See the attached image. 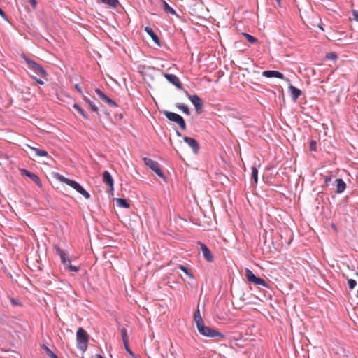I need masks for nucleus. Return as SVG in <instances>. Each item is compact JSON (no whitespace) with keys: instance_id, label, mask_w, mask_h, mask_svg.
<instances>
[{"instance_id":"nucleus-1","label":"nucleus","mask_w":358,"mask_h":358,"mask_svg":"<svg viewBox=\"0 0 358 358\" xmlns=\"http://www.w3.org/2000/svg\"><path fill=\"white\" fill-rule=\"evenodd\" d=\"M55 178L59 182L71 187L78 193L82 194L86 199H89L90 198V194L76 181L69 179L59 173H55Z\"/></svg>"},{"instance_id":"nucleus-2","label":"nucleus","mask_w":358,"mask_h":358,"mask_svg":"<svg viewBox=\"0 0 358 358\" xmlns=\"http://www.w3.org/2000/svg\"><path fill=\"white\" fill-rule=\"evenodd\" d=\"M89 336L84 329L78 328L76 332L77 348L82 352H85L87 348Z\"/></svg>"},{"instance_id":"nucleus-3","label":"nucleus","mask_w":358,"mask_h":358,"mask_svg":"<svg viewBox=\"0 0 358 358\" xmlns=\"http://www.w3.org/2000/svg\"><path fill=\"white\" fill-rule=\"evenodd\" d=\"M197 330L199 332L200 334H201L203 336L209 337V338H215V337H220V338H224L225 336L210 327H208L204 324V323L197 327Z\"/></svg>"},{"instance_id":"nucleus-4","label":"nucleus","mask_w":358,"mask_h":358,"mask_svg":"<svg viewBox=\"0 0 358 358\" xmlns=\"http://www.w3.org/2000/svg\"><path fill=\"white\" fill-rule=\"evenodd\" d=\"M163 113L169 120L178 124L182 129H186L185 120L180 115L168 110H164Z\"/></svg>"},{"instance_id":"nucleus-5","label":"nucleus","mask_w":358,"mask_h":358,"mask_svg":"<svg viewBox=\"0 0 358 358\" xmlns=\"http://www.w3.org/2000/svg\"><path fill=\"white\" fill-rule=\"evenodd\" d=\"M143 160L145 165L148 166L151 170H152L159 177L165 179L164 174L160 168L159 164L157 162L148 157H144Z\"/></svg>"},{"instance_id":"nucleus-6","label":"nucleus","mask_w":358,"mask_h":358,"mask_svg":"<svg viewBox=\"0 0 358 358\" xmlns=\"http://www.w3.org/2000/svg\"><path fill=\"white\" fill-rule=\"evenodd\" d=\"M23 58L27 62L28 66L34 70L36 74H38L41 78H45L47 73L40 64H37L33 60L29 59L24 55L23 56Z\"/></svg>"},{"instance_id":"nucleus-7","label":"nucleus","mask_w":358,"mask_h":358,"mask_svg":"<svg viewBox=\"0 0 358 358\" xmlns=\"http://www.w3.org/2000/svg\"><path fill=\"white\" fill-rule=\"evenodd\" d=\"M245 278L248 281L252 282L256 285H261L264 287H268L267 282L264 280L259 277H257L251 270H245Z\"/></svg>"},{"instance_id":"nucleus-8","label":"nucleus","mask_w":358,"mask_h":358,"mask_svg":"<svg viewBox=\"0 0 358 358\" xmlns=\"http://www.w3.org/2000/svg\"><path fill=\"white\" fill-rule=\"evenodd\" d=\"M185 94L187 95V96L189 98V99L192 103V104L194 106L195 110H196L197 114H200L201 112L202 107H203V101H202L201 99L196 94H194V95L189 94L187 90H185Z\"/></svg>"},{"instance_id":"nucleus-9","label":"nucleus","mask_w":358,"mask_h":358,"mask_svg":"<svg viewBox=\"0 0 358 358\" xmlns=\"http://www.w3.org/2000/svg\"><path fill=\"white\" fill-rule=\"evenodd\" d=\"M55 250L57 255L60 257L61 262L64 264V266L69 267V268H78L77 267L71 265V261L68 257V255L64 250L58 246H55Z\"/></svg>"},{"instance_id":"nucleus-10","label":"nucleus","mask_w":358,"mask_h":358,"mask_svg":"<svg viewBox=\"0 0 358 358\" xmlns=\"http://www.w3.org/2000/svg\"><path fill=\"white\" fill-rule=\"evenodd\" d=\"M164 77L166 78V80L169 83H172L177 88L182 89V85L180 80L176 75L165 73Z\"/></svg>"},{"instance_id":"nucleus-11","label":"nucleus","mask_w":358,"mask_h":358,"mask_svg":"<svg viewBox=\"0 0 358 358\" xmlns=\"http://www.w3.org/2000/svg\"><path fill=\"white\" fill-rule=\"evenodd\" d=\"M184 141L192 148L193 152L194 154H196L199 152V145L198 142L191 137L185 136L184 137Z\"/></svg>"},{"instance_id":"nucleus-12","label":"nucleus","mask_w":358,"mask_h":358,"mask_svg":"<svg viewBox=\"0 0 358 358\" xmlns=\"http://www.w3.org/2000/svg\"><path fill=\"white\" fill-rule=\"evenodd\" d=\"M201 250L203 255L204 258L208 262H212L213 260V255L208 248L203 243H199Z\"/></svg>"},{"instance_id":"nucleus-13","label":"nucleus","mask_w":358,"mask_h":358,"mask_svg":"<svg viewBox=\"0 0 358 358\" xmlns=\"http://www.w3.org/2000/svg\"><path fill=\"white\" fill-rule=\"evenodd\" d=\"M95 92L96 94L99 96L100 99H101L103 101H104L106 103H107L110 106H117L115 101H113L112 99H110L109 97H108L99 88H96L95 90Z\"/></svg>"},{"instance_id":"nucleus-14","label":"nucleus","mask_w":358,"mask_h":358,"mask_svg":"<svg viewBox=\"0 0 358 358\" xmlns=\"http://www.w3.org/2000/svg\"><path fill=\"white\" fill-rule=\"evenodd\" d=\"M21 172H22V175L26 176L29 177V178H31L39 187H41L42 186L41 180L38 176H36V174H34L26 169H22L21 171Z\"/></svg>"},{"instance_id":"nucleus-15","label":"nucleus","mask_w":358,"mask_h":358,"mask_svg":"<svg viewBox=\"0 0 358 358\" xmlns=\"http://www.w3.org/2000/svg\"><path fill=\"white\" fill-rule=\"evenodd\" d=\"M103 182L109 186L110 190H113L114 181L113 177L108 171H104L103 173Z\"/></svg>"},{"instance_id":"nucleus-16","label":"nucleus","mask_w":358,"mask_h":358,"mask_svg":"<svg viewBox=\"0 0 358 358\" xmlns=\"http://www.w3.org/2000/svg\"><path fill=\"white\" fill-rule=\"evenodd\" d=\"M262 76L266 78H277L280 79H284V75L277 71L271 70V71H264L262 72Z\"/></svg>"},{"instance_id":"nucleus-17","label":"nucleus","mask_w":358,"mask_h":358,"mask_svg":"<svg viewBox=\"0 0 358 358\" xmlns=\"http://www.w3.org/2000/svg\"><path fill=\"white\" fill-rule=\"evenodd\" d=\"M146 33L152 38L153 41L158 45L160 46V42L157 34L153 31L152 29L149 27L145 28Z\"/></svg>"},{"instance_id":"nucleus-18","label":"nucleus","mask_w":358,"mask_h":358,"mask_svg":"<svg viewBox=\"0 0 358 358\" xmlns=\"http://www.w3.org/2000/svg\"><path fill=\"white\" fill-rule=\"evenodd\" d=\"M26 147L34 152L36 157H46L48 155V152L44 150L34 148L29 145H26Z\"/></svg>"},{"instance_id":"nucleus-19","label":"nucleus","mask_w":358,"mask_h":358,"mask_svg":"<svg viewBox=\"0 0 358 358\" xmlns=\"http://www.w3.org/2000/svg\"><path fill=\"white\" fill-rule=\"evenodd\" d=\"M289 90L294 101H296L301 94V91L293 85L289 86Z\"/></svg>"},{"instance_id":"nucleus-20","label":"nucleus","mask_w":358,"mask_h":358,"mask_svg":"<svg viewBox=\"0 0 358 358\" xmlns=\"http://www.w3.org/2000/svg\"><path fill=\"white\" fill-rule=\"evenodd\" d=\"M335 182L336 186V192L338 194L342 193L346 187L345 182L341 178H337Z\"/></svg>"},{"instance_id":"nucleus-21","label":"nucleus","mask_w":358,"mask_h":358,"mask_svg":"<svg viewBox=\"0 0 358 358\" xmlns=\"http://www.w3.org/2000/svg\"><path fill=\"white\" fill-rule=\"evenodd\" d=\"M194 320L196 322V327H198L199 326H200L204 323L203 320L201 316L200 311H199V308H197L196 311L194 314Z\"/></svg>"},{"instance_id":"nucleus-22","label":"nucleus","mask_w":358,"mask_h":358,"mask_svg":"<svg viewBox=\"0 0 358 358\" xmlns=\"http://www.w3.org/2000/svg\"><path fill=\"white\" fill-rule=\"evenodd\" d=\"M98 2L103 3L112 8H117L119 5L118 0H98Z\"/></svg>"},{"instance_id":"nucleus-23","label":"nucleus","mask_w":358,"mask_h":358,"mask_svg":"<svg viewBox=\"0 0 358 358\" xmlns=\"http://www.w3.org/2000/svg\"><path fill=\"white\" fill-rule=\"evenodd\" d=\"M162 7L166 13L176 15V11L165 1H162Z\"/></svg>"},{"instance_id":"nucleus-24","label":"nucleus","mask_w":358,"mask_h":358,"mask_svg":"<svg viewBox=\"0 0 358 358\" xmlns=\"http://www.w3.org/2000/svg\"><path fill=\"white\" fill-rule=\"evenodd\" d=\"M83 99L89 105V106L90 107V108L92 109V111H94V112L99 111V108L95 105V103L94 102L90 101V99H88L85 96H83Z\"/></svg>"},{"instance_id":"nucleus-25","label":"nucleus","mask_w":358,"mask_h":358,"mask_svg":"<svg viewBox=\"0 0 358 358\" xmlns=\"http://www.w3.org/2000/svg\"><path fill=\"white\" fill-rule=\"evenodd\" d=\"M176 107L187 115L190 114L188 106L184 103H178L176 104Z\"/></svg>"},{"instance_id":"nucleus-26","label":"nucleus","mask_w":358,"mask_h":358,"mask_svg":"<svg viewBox=\"0 0 358 358\" xmlns=\"http://www.w3.org/2000/svg\"><path fill=\"white\" fill-rule=\"evenodd\" d=\"M120 333H121L123 344L127 343L128 341H129V335H128L127 329L124 327L121 328Z\"/></svg>"},{"instance_id":"nucleus-27","label":"nucleus","mask_w":358,"mask_h":358,"mask_svg":"<svg viewBox=\"0 0 358 358\" xmlns=\"http://www.w3.org/2000/svg\"><path fill=\"white\" fill-rule=\"evenodd\" d=\"M116 203L119 207L125 208H129V204L124 199H121V198L117 199Z\"/></svg>"},{"instance_id":"nucleus-28","label":"nucleus","mask_w":358,"mask_h":358,"mask_svg":"<svg viewBox=\"0 0 358 358\" xmlns=\"http://www.w3.org/2000/svg\"><path fill=\"white\" fill-rule=\"evenodd\" d=\"M243 36L251 44L259 43L258 40L256 38H255L254 36H252V35H250L247 33H243Z\"/></svg>"},{"instance_id":"nucleus-29","label":"nucleus","mask_w":358,"mask_h":358,"mask_svg":"<svg viewBox=\"0 0 358 358\" xmlns=\"http://www.w3.org/2000/svg\"><path fill=\"white\" fill-rule=\"evenodd\" d=\"M42 348L45 350L46 354L51 358H58L57 356L45 345H42Z\"/></svg>"},{"instance_id":"nucleus-30","label":"nucleus","mask_w":358,"mask_h":358,"mask_svg":"<svg viewBox=\"0 0 358 358\" xmlns=\"http://www.w3.org/2000/svg\"><path fill=\"white\" fill-rule=\"evenodd\" d=\"M251 177L254 180L255 183H257L258 181V170L255 166L252 167Z\"/></svg>"},{"instance_id":"nucleus-31","label":"nucleus","mask_w":358,"mask_h":358,"mask_svg":"<svg viewBox=\"0 0 358 358\" xmlns=\"http://www.w3.org/2000/svg\"><path fill=\"white\" fill-rule=\"evenodd\" d=\"M73 108L77 110V111L85 118L88 119L87 115L85 113V111L77 104H73Z\"/></svg>"},{"instance_id":"nucleus-32","label":"nucleus","mask_w":358,"mask_h":358,"mask_svg":"<svg viewBox=\"0 0 358 358\" xmlns=\"http://www.w3.org/2000/svg\"><path fill=\"white\" fill-rule=\"evenodd\" d=\"M348 284L349 289H353L355 287L357 282L355 279H348Z\"/></svg>"},{"instance_id":"nucleus-33","label":"nucleus","mask_w":358,"mask_h":358,"mask_svg":"<svg viewBox=\"0 0 358 358\" xmlns=\"http://www.w3.org/2000/svg\"><path fill=\"white\" fill-rule=\"evenodd\" d=\"M326 57L329 59L336 60L338 56L335 52H329L327 54Z\"/></svg>"},{"instance_id":"nucleus-34","label":"nucleus","mask_w":358,"mask_h":358,"mask_svg":"<svg viewBox=\"0 0 358 358\" xmlns=\"http://www.w3.org/2000/svg\"><path fill=\"white\" fill-rule=\"evenodd\" d=\"M309 148H310V150H311V151H315L316 150L317 143H316L315 141L312 140L310 142Z\"/></svg>"},{"instance_id":"nucleus-35","label":"nucleus","mask_w":358,"mask_h":358,"mask_svg":"<svg viewBox=\"0 0 358 358\" xmlns=\"http://www.w3.org/2000/svg\"><path fill=\"white\" fill-rule=\"evenodd\" d=\"M124 349L129 354L131 355L132 357H134V354L133 353V352L131 350V349L129 348V345H128V343H124Z\"/></svg>"},{"instance_id":"nucleus-36","label":"nucleus","mask_w":358,"mask_h":358,"mask_svg":"<svg viewBox=\"0 0 358 358\" xmlns=\"http://www.w3.org/2000/svg\"><path fill=\"white\" fill-rule=\"evenodd\" d=\"M187 275L193 278L192 270H182Z\"/></svg>"},{"instance_id":"nucleus-37","label":"nucleus","mask_w":358,"mask_h":358,"mask_svg":"<svg viewBox=\"0 0 358 358\" xmlns=\"http://www.w3.org/2000/svg\"><path fill=\"white\" fill-rule=\"evenodd\" d=\"M75 88L78 90V92L82 95V96H85L83 93V91H82V89L80 87V86L78 85V84H76L75 85Z\"/></svg>"},{"instance_id":"nucleus-38","label":"nucleus","mask_w":358,"mask_h":358,"mask_svg":"<svg viewBox=\"0 0 358 358\" xmlns=\"http://www.w3.org/2000/svg\"><path fill=\"white\" fill-rule=\"evenodd\" d=\"M331 176H324V184L326 185H327L328 183L331 181Z\"/></svg>"},{"instance_id":"nucleus-39","label":"nucleus","mask_w":358,"mask_h":358,"mask_svg":"<svg viewBox=\"0 0 358 358\" xmlns=\"http://www.w3.org/2000/svg\"><path fill=\"white\" fill-rule=\"evenodd\" d=\"M352 15H353V17H354V19L358 22V11L357 10H354L353 13H352Z\"/></svg>"},{"instance_id":"nucleus-40","label":"nucleus","mask_w":358,"mask_h":358,"mask_svg":"<svg viewBox=\"0 0 358 358\" xmlns=\"http://www.w3.org/2000/svg\"><path fill=\"white\" fill-rule=\"evenodd\" d=\"M10 302H11V303H12L13 305H14V306H16V305L20 304V303H19L18 300L15 299H10Z\"/></svg>"},{"instance_id":"nucleus-41","label":"nucleus","mask_w":358,"mask_h":358,"mask_svg":"<svg viewBox=\"0 0 358 358\" xmlns=\"http://www.w3.org/2000/svg\"><path fill=\"white\" fill-rule=\"evenodd\" d=\"M0 15L2 16L4 19L6 18V14L1 8H0Z\"/></svg>"},{"instance_id":"nucleus-42","label":"nucleus","mask_w":358,"mask_h":358,"mask_svg":"<svg viewBox=\"0 0 358 358\" xmlns=\"http://www.w3.org/2000/svg\"><path fill=\"white\" fill-rule=\"evenodd\" d=\"M31 4L33 6V7H35L36 5V0H29Z\"/></svg>"},{"instance_id":"nucleus-43","label":"nucleus","mask_w":358,"mask_h":358,"mask_svg":"<svg viewBox=\"0 0 358 358\" xmlns=\"http://www.w3.org/2000/svg\"><path fill=\"white\" fill-rule=\"evenodd\" d=\"M37 83H38L39 85H43L44 84V82L41 80H39V79H36Z\"/></svg>"},{"instance_id":"nucleus-44","label":"nucleus","mask_w":358,"mask_h":358,"mask_svg":"<svg viewBox=\"0 0 358 358\" xmlns=\"http://www.w3.org/2000/svg\"><path fill=\"white\" fill-rule=\"evenodd\" d=\"M96 358H104L101 355L98 354Z\"/></svg>"},{"instance_id":"nucleus-45","label":"nucleus","mask_w":358,"mask_h":358,"mask_svg":"<svg viewBox=\"0 0 358 358\" xmlns=\"http://www.w3.org/2000/svg\"><path fill=\"white\" fill-rule=\"evenodd\" d=\"M179 268L182 269V268H186L183 266H180Z\"/></svg>"},{"instance_id":"nucleus-46","label":"nucleus","mask_w":358,"mask_h":358,"mask_svg":"<svg viewBox=\"0 0 358 358\" xmlns=\"http://www.w3.org/2000/svg\"><path fill=\"white\" fill-rule=\"evenodd\" d=\"M355 276H357V277H358V272H357V271H355Z\"/></svg>"},{"instance_id":"nucleus-47","label":"nucleus","mask_w":358,"mask_h":358,"mask_svg":"<svg viewBox=\"0 0 358 358\" xmlns=\"http://www.w3.org/2000/svg\"><path fill=\"white\" fill-rule=\"evenodd\" d=\"M277 2L280 3V0H275Z\"/></svg>"},{"instance_id":"nucleus-48","label":"nucleus","mask_w":358,"mask_h":358,"mask_svg":"<svg viewBox=\"0 0 358 358\" xmlns=\"http://www.w3.org/2000/svg\"><path fill=\"white\" fill-rule=\"evenodd\" d=\"M287 82H289V80L288 78L285 79Z\"/></svg>"},{"instance_id":"nucleus-49","label":"nucleus","mask_w":358,"mask_h":358,"mask_svg":"<svg viewBox=\"0 0 358 358\" xmlns=\"http://www.w3.org/2000/svg\"><path fill=\"white\" fill-rule=\"evenodd\" d=\"M72 271H77L78 270L76 269H74V270H71Z\"/></svg>"},{"instance_id":"nucleus-50","label":"nucleus","mask_w":358,"mask_h":358,"mask_svg":"<svg viewBox=\"0 0 358 358\" xmlns=\"http://www.w3.org/2000/svg\"><path fill=\"white\" fill-rule=\"evenodd\" d=\"M357 109H358V105H357Z\"/></svg>"}]
</instances>
